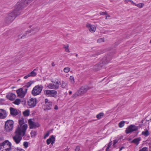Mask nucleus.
I'll use <instances>...</instances> for the list:
<instances>
[{
    "label": "nucleus",
    "mask_w": 151,
    "mask_h": 151,
    "mask_svg": "<svg viewBox=\"0 0 151 151\" xmlns=\"http://www.w3.org/2000/svg\"><path fill=\"white\" fill-rule=\"evenodd\" d=\"M33 0H19L15 6L14 10L9 13L5 18L4 21L5 23H9L13 21L17 16L21 14V10Z\"/></svg>",
    "instance_id": "nucleus-1"
},
{
    "label": "nucleus",
    "mask_w": 151,
    "mask_h": 151,
    "mask_svg": "<svg viewBox=\"0 0 151 151\" xmlns=\"http://www.w3.org/2000/svg\"><path fill=\"white\" fill-rule=\"evenodd\" d=\"M27 128V124H24L22 128H17L15 132V135L13 139L16 144H19L22 139V137L25 134Z\"/></svg>",
    "instance_id": "nucleus-2"
},
{
    "label": "nucleus",
    "mask_w": 151,
    "mask_h": 151,
    "mask_svg": "<svg viewBox=\"0 0 151 151\" xmlns=\"http://www.w3.org/2000/svg\"><path fill=\"white\" fill-rule=\"evenodd\" d=\"M89 89H90V88L88 86H82L78 91L73 95L72 97L73 98H76L78 96H82Z\"/></svg>",
    "instance_id": "nucleus-3"
},
{
    "label": "nucleus",
    "mask_w": 151,
    "mask_h": 151,
    "mask_svg": "<svg viewBox=\"0 0 151 151\" xmlns=\"http://www.w3.org/2000/svg\"><path fill=\"white\" fill-rule=\"evenodd\" d=\"M14 122L12 120H9L5 122V129L6 132H10L13 129Z\"/></svg>",
    "instance_id": "nucleus-4"
},
{
    "label": "nucleus",
    "mask_w": 151,
    "mask_h": 151,
    "mask_svg": "<svg viewBox=\"0 0 151 151\" xmlns=\"http://www.w3.org/2000/svg\"><path fill=\"white\" fill-rule=\"evenodd\" d=\"M43 86L42 85H37L34 87L32 91V93L34 96L39 95L41 93L42 88Z\"/></svg>",
    "instance_id": "nucleus-5"
},
{
    "label": "nucleus",
    "mask_w": 151,
    "mask_h": 151,
    "mask_svg": "<svg viewBox=\"0 0 151 151\" xmlns=\"http://www.w3.org/2000/svg\"><path fill=\"white\" fill-rule=\"evenodd\" d=\"M39 29L38 28H34L33 29H31L30 30L27 31L21 37H20V35L18 36L19 39H22L26 37H28L29 36L35 33L36 32H37Z\"/></svg>",
    "instance_id": "nucleus-6"
},
{
    "label": "nucleus",
    "mask_w": 151,
    "mask_h": 151,
    "mask_svg": "<svg viewBox=\"0 0 151 151\" xmlns=\"http://www.w3.org/2000/svg\"><path fill=\"white\" fill-rule=\"evenodd\" d=\"M11 144L8 141L6 140L0 145L2 148L6 151H10L11 150Z\"/></svg>",
    "instance_id": "nucleus-7"
},
{
    "label": "nucleus",
    "mask_w": 151,
    "mask_h": 151,
    "mask_svg": "<svg viewBox=\"0 0 151 151\" xmlns=\"http://www.w3.org/2000/svg\"><path fill=\"white\" fill-rule=\"evenodd\" d=\"M45 95L48 96L55 98L56 97L57 92L55 90H47L44 91Z\"/></svg>",
    "instance_id": "nucleus-8"
},
{
    "label": "nucleus",
    "mask_w": 151,
    "mask_h": 151,
    "mask_svg": "<svg viewBox=\"0 0 151 151\" xmlns=\"http://www.w3.org/2000/svg\"><path fill=\"white\" fill-rule=\"evenodd\" d=\"M138 127L134 124H131L125 130V132L128 134L132 132L136 131L138 129Z\"/></svg>",
    "instance_id": "nucleus-9"
},
{
    "label": "nucleus",
    "mask_w": 151,
    "mask_h": 151,
    "mask_svg": "<svg viewBox=\"0 0 151 151\" xmlns=\"http://www.w3.org/2000/svg\"><path fill=\"white\" fill-rule=\"evenodd\" d=\"M27 89H26L23 87L17 90L16 92L18 95L21 98H23L25 95L27 93Z\"/></svg>",
    "instance_id": "nucleus-10"
},
{
    "label": "nucleus",
    "mask_w": 151,
    "mask_h": 151,
    "mask_svg": "<svg viewBox=\"0 0 151 151\" xmlns=\"http://www.w3.org/2000/svg\"><path fill=\"white\" fill-rule=\"evenodd\" d=\"M27 103L29 108H33L36 106L37 103V99L36 98H31L29 99Z\"/></svg>",
    "instance_id": "nucleus-11"
},
{
    "label": "nucleus",
    "mask_w": 151,
    "mask_h": 151,
    "mask_svg": "<svg viewBox=\"0 0 151 151\" xmlns=\"http://www.w3.org/2000/svg\"><path fill=\"white\" fill-rule=\"evenodd\" d=\"M29 128L31 129H35L40 126V124L37 122H34L31 119H29L28 121Z\"/></svg>",
    "instance_id": "nucleus-12"
},
{
    "label": "nucleus",
    "mask_w": 151,
    "mask_h": 151,
    "mask_svg": "<svg viewBox=\"0 0 151 151\" xmlns=\"http://www.w3.org/2000/svg\"><path fill=\"white\" fill-rule=\"evenodd\" d=\"M86 27L88 29L90 32H94L96 31V27L93 25H91L90 24L87 23L86 24Z\"/></svg>",
    "instance_id": "nucleus-13"
},
{
    "label": "nucleus",
    "mask_w": 151,
    "mask_h": 151,
    "mask_svg": "<svg viewBox=\"0 0 151 151\" xmlns=\"http://www.w3.org/2000/svg\"><path fill=\"white\" fill-rule=\"evenodd\" d=\"M55 137L53 135H52L47 140L46 143L48 145H49L50 143L51 145H53L55 143Z\"/></svg>",
    "instance_id": "nucleus-14"
},
{
    "label": "nucleus",
    "mask_w": 151,
    "mask_h": 151,
    "mask_svg": "<svg viewBox=\"0 0 151 151\" xmlns=\"http://www.w3.org/2000/svg\"><path fill=\"white\" fill-rule=\"evenodd\" d=\"M7 116L6 111L2 109H0V119H4Z\"/></svg>",
    "instance_id": "nucleus-15"
},
{
    "label": "nucleus",
    "mask_w": 151,
    "mask_h": 151,
    "mask_svg": "<svg viewBox=\"0 0 151 151\" xmlns=\"http://www.w3.org/2000/svg\"><path fill=\"white\" fill-rule=\"evenodd\" d=\"M52 82L53 84V89H58L59 88V84H61L60 81L58 82V81H56V82L54 81H52Z\"/></svg>",
    "instance_id": "nucleus-16"
},
{
    "label": "nucleus",
    "mask_w": 151,
    "mask_h": 151,
    "mask_svg": "<svg viewBox=\"0 0 151 151\" xmlns=\"http://www.w3.org/2000/svg\"><path fill=\"white\" fill-rule=\"evenodd\" d=\"M6 97L8 99L13 101L15 99L16 97V95L14 93H11L7 94Z\"/></svg>",
    "instance_id": "nucleus-17"
},
{
    "label": "nucleus",
    "mask_w": 151,
    "mask_h": 151,
    "mask_svg": "<svg viewBox=\"0 0 151 151\" xmlns=\"http://www.w3.org/2000/svg\"><path fill=\"white\" fill-rule=\"evenodd\" d=\"M11 114L13 116L17 115L18 113L17 110L13 108H11L10 109Z\"/></svg>",
    "instance_id": "nucleus-18"
},
{
    "label": "nucleus",
    "mask_w": 151,
    "mask_h": 151,
    "mask_svg": "<svg viewBox=\"0 0 151 151\" xmlns=\"http://www.w3.org/2000/svg\"><path fill=\"white\" fill-rule=\"evenodd\" d=\"M141 139L140 137H137L134 139L131 142L132 143H134L136 144L137 145H138Z\"/></svg>",
    "instance_id": "nucleus-19"
},
{
    "label": "nucleus",
    "mask_w": 151,
    "mask_h": 151,
    "mask_svg": "<svg viewBox=\"0 0 151 151\" xmlns=\"http://www.w3.org/2000/svg\"><path fill=\"white\" fill-rule=\"evenodd\" d=\"M38 70V68H36L34 69L33 71L31 72L29 74L30 76V77H34L36 76L37 75L36 73L35 72V71L36 70Z\"/></svg>",
    "instance_id": "nucleus-20"
},
{
    "label": "nucleus",
    "mask_w": 151,
    "mask_h": 151,
    "mask_svg": "<svg viewBox=\"0 0 151 151\" xmlns=\"http://www.w3.org/2000/svg\"><path fill=\"white\" fill-rule=\"evenodd\" d=\"M150 134L147 129H145L144 131L142 132V134L145 137H147L150 135Z\"/></svg>",
    "instance_id": "nucleus-21"
},
{
    "label": "nucleus",
    "mask_w": 151,
    "mask_h": 151,
    "mask_svg": "<svg viewBox=\"0 0 151 151\" xmlns=\"http://www.w3.org/2000/svg\"><path fill=\"white\" fill-rule=\"evenodd\" d=\"M32 83V81L29 82L26 84V85L23 87V88H25L26 89L28 90V88H29Z\"/></svg>",
    "instance_id": "nucleus-22"
},
{
    "label": "nucleus",
    "mask_w": 151,
    "mask_h": 151,
    "mask_svg": "<svg viewBox=\"0 0 151 151\" xmlns=\"http://www.w3.org/2000/svg\"><path fill=\"white\" fill-rule=\"evenodd\" d=\"M52 102L48 103V104L46 105L47 109L48 110H50L52 107Z\"/></svg>",
    "instance_id": "nucleus-23"
},
{
    "label": "nucleus",
    "mask_w": 151,
    "mask_h": 151,
    "mask_svg": "<svg viewBox=\"0 0 151 151\" xmlns=\"http://www.w3.org/2000/svg\"><path fill=\"white\" fill-rule=\"evenodd\" d=\"M61 84V87L63 88H65L68 85L67 83L63 81H62Z\"/></svg>",
    "instance_id": "nucleus-24"
},
{
    "label": "nucleus",
    "mask_w": 151,
    "mask_h": 151,
    "mask_svg": "<svg viewBox=\"0 0 151 151\" xmlns=\"http://www.w3.org/2000/svg\"><path fill=\"white\" fill-rule=\"evenodd\" d=\"M23 114L24 116H28L29 115V110L28 109L26 110L23 112Z\"/></svg>",
    "instance_id": "nucleus-25"
},
{
    "label": "nucleus",
    "mask_w": 151,
    "mask_h": 151,
    "mask_svg": "<svg viewBox=\"0 0 151 151\" xmlns=\"http://www.w3.org/2000/svg\"><path fill=\"white\" fill-rule=\"evenodd\" d=\"M24 119H22L19 120V123L20 125V127H19L18 128H22L23 126L22 125L24 124Z\"/></svg>",
    "instance_id": "nucleus-26"
},
{
    "label": "nucleus",
    "mask_w": 151,
    "mask_h": 151,
    "mask_svg": "<svg viewBox=\"0 0 151 151\" xmlns=\"http://www.w3.org/2000/svg\"><path fill=\"white\" fill-rule=\"evenodd\" d=\"M125 122L124 121H122L120 122L118 124V126L120 128H122L124 125Z\"/></svg>",
    "instance_id": "nucleus-27"
},
{
    "label": "nucleus",
    "mask_w": 151,
    "mask_h": 151,
    "mask_svg": "<svg viewBox=\"0 0 151 151\" xmlns=\"http://www.w3.org/2000/svg\"><path fill=\"white\" fill-rule=\"evenodd\" d=\"M104 116V114L103 113H100L99 114H97L96 116V118L98 119H101L102 117H103Z\"/></svg>",
    "instance_id": "nucleus-28"
},
{
    "label": "nucleus",
    "mask_w": 151,
    "mask_h": 151,
    "mask_svg": "<svg viewBox=\"0 0 151 151\" xmlns=\"http://www.w3.org/2000/svg\"><path fill=\"white\" fill-rule=\"evenodd\" d=\"M20 99H16L15 101L13 103L16 105H18L20 104Z\"/></svg>",
    "instance_id": "nucleus-29"
},
{
    "label": "nucleus",
    "mask_w": 151,
    "mask_h": 151,
    "mask_svg": "<svg viewBox=\"0 0 151 151\" xmlns=\"http://www.w3.org/2000/svg\"><path fill=\"white\" fill-rule=\"evenodd\" d=\"M69 47V45H68L66 46H65V45H64V47L65 49V51L66 52H70V50L68 48Z\"/></svg>",
    "instance_id": "nucleus-30"
},
{
    "label": "nucleus",
    "mask_w": 151,
    "mask_h": 151,
    "mask_svg": "<svg viewBox=\"0 0 151 151\" xmlns=\"http://www.w3.org/2000/svg\"><path fill=\"white\" fill-rule=\"evenodd\" d=\"M144 5L143 3H139L138 4H136V6H137L139 8H142Z\"/></svg>",
    "instance_id": "nucleus-31"
},
{
    "label": "nucleus",
    "mask_w": 151,
    "mask_h": 151,
    "mask_svg": "<svg viewBox=\"0 0 151 151\" xmlns=\"http://www.w3.org/2000/svg\"><path fill=\"white\" fill-rule=\"evenodd\" d=\"M47 87L49 89H53L52 83H50L47 85Z\"/></svg>",
    "instance_id": "nucleus-32"
},
{
    "label": "nucleus",
    "mask_w": 151,
    "mask_h": 151,
    "mask_svg": "<svg viewBox=\"0 0 151 151\" xmlns=\"http://www.w3.org/2000/svg\"><path fill=\"white\" fill-rule=\"evenodd\" d=\"M31 137H34L36 135V133L35 131H32L30 133Z\"/></svg>",
    "instance_id": "nucleus-33"
},
{
    "label": "nucleus",
    "mask_w": 151,
    "mask_h": 151,
    "mask_svg": "<svg viewBox=\"0 0 151 151\" xmlns=\"http://www.w3.org/2000/svg\"><path fill=\"white\" fill-rule=\"evenodd\" d=\"M99 66H97V65H95L94 67V68L96 71L98 70H99L100 68L102 67L101 65H100Z\"/></svg>",
    "instance_id": "nucleus-34"
},
{
    "label": "nucleus",
    "mask_w": 151,
    "mask_h": 151,
    "mask_svg": "<svg viewBox=\"0 0 151 151\" xmlns=\"http://www.w3.org/2000/svg\"><path fill=\"white\" fill-rule=\"evenodd\" d=\"M23 146L25 148H27L28 146V142L26 141H25L23 143Z\"/></svg>",
    "instance_id": "nucleus-35"
},
{
    "label": "nucleus",
    "mask_w": 151,
    "mask_h": 151,
    "mask_svg": "<svg viewBox=\"0 0 151 151\" xmlns=\"http://www.w3.org/2000/svg\"><path fill=\"white\" fill-rule=\"evenodd\" d=\"M63 70L65 73H68L69 71L70 68L68 67H66Z\"/></svg>",
    "instance_id": "nucleus-36"
},
{
    "label": "nucleus",
    "mask_w": 151,
    "mask_h": 151,
    "mask_svg": "<svg viewBox=\"0 0 151 151\" xmlns=\"http://www.w3.org/2000/svg\"><path fill=\"white\" fill-rule=\"evenodd\" d=\"M139 151H148V148L147 147H144L139 150Z\"/></svg>",
    "instance_id": "nucleus-37"
},
{
    "label": "nucleus",
    "mask_w": 151,
    "mask_h": 151,
    "mask_svg": "<svg viewBox=\"0 0 151 151\" xmlns=\"http://www.w3.org/2000/svg\"><path fill=\"white\" fill-rule=\"evenodd\" d=\"M104 41V38H102L98 39L97 40V42L99 43H101Z\"/></svg>",
    "instance_id": "nucleus-38"
},
{
    "label": "nucleus",
    "mask_w": 151,
    "mask_h": 151,
    "mask_svg": "<svg viewBox=\"0 0 151 151\" xmlns=\"http://www.w3.org/2000/svg\"><path fill=\"white\" fill-rule=\"evenodd\" d=\"M14 151H25L23 149L19 148L17 147V148H16Z\"/></svg>",
    "instance_id": "nucleus-39"
},
{
    "label": "nucleus",
    "mask_w": 151,
    "mask_h": 151,
    "mask_svg": "<svg viewBox=\"0 0 151 151\" xmlns=\"http://www.w3.org/2000/svg\"><path fill=\"white\" fill-rule=\"evenodd\" d=\"M112 143L111 142H110L108 145V146L106 148V151H107L109 149V148L110 147H111V145Z\"/></svg>",
    "instance_id": "nucleus-40"
},
{
    "label": "nucleus",
    "mask_w": 151,
    "mask_h": 151,
    "mask_svg": "<svg viewBox=\"0 0 151 151\" xmlns=\"http://www.w3.org/2000/svg\"><path fill=\"white\" fill-rule=\"evenodd\" d=\"M70 79L71 81V83L72 84L74 83V81L73 77L72 76H70Z\"/></svg>",
    "instance_id": "nucleus-41"
},
{
    "label": "nucleus",
    "mask_w": 151,
    "mask_h": 151,
    "mask_svg": "<svg viewBox=\"0 0 151 151\" xmlns=\"http://www.w3.org/2000/svg\"><path fill=\"white\" fill-rule=\"evenodd\" d=\"M49 132H47V133L45 134L44 137V139H46L47 137L49 135Z\"/></svg>",
    "instance_id": "nucleus-42"
},
{
    "label": "nucleus",
    "mask_w": 151,
    "mask_h": 151,
    "mask_svg": "<svg viewBox=\"0 0 151 151\" xmlns=\"http://www.w3.org/2000/svg\"><path fill=\"white\" fill-rule=\"evenodd\" d=\"M45 103L46 104V105L48 103H49V102H51V101L49 102L48 99H45Z\"/></svg>",
    "instance_id": "nucleus-43"
},
{
    "label": "nucleus",
    "mask_w": 151,
    "mask_h": 151,
    "mask_svg": "<svg viewBox=\"0 0 151 151\" xmlns=\"http://www.w3.org/2000/svg\"><path fill=\"white\" fill-rule=\"evenodd\" d=\"M106 12H100V14L101 15H104L106 14Z\"/></svg>",
    "instance_id": "nucleus-44"
},
{
    "label": "nucleus",
    "mask_w": 151,
    "mask_h": 151,
    "mask_svg": "<svg viewBox=\"0 0 151 151\" xmlns=\"http://www.w3.org/2000/svg\"><path fill=\"white\" fill-rule=\"evenodd\" d=\"M80 149V148L78 146L76 147L75 149V151H79Z\"/></svg>",
    "instance_id": "nucleus-45"
},
{
    "label": "nucleus",
    "mask_w": 151,
    "mask_h": 151,
    "mask_svg": "<svg viewBox=\"0 0 151 151\" xmlns=\"http://www.w3.org/2000/svg\"><path fill=\"white\" fill-rule=\"evenodd\" d=\"M30 77V76L29 74V73L27 75L24 76V78L25 79H26L28 77Z\"/></svg>",
    "instance_id": "nucleus-46"
},
{
    "label": "nucleus",
    "mask_w": 151,
    "mask_h": 151,
    "mask_svg": "<svg viewBox=\"0 0 151 151\" xmlns=\"http://www.w3.org/2000/svg\"><path fill=\"white\" fill-rule=\"evenodd\" d=\"M118 142V140H114V144L113 146H114V145L115 144H116Z\"/></svg>",
    "instance_id": "nucleus-47"
},
{
    "label": "nucleus",
    "mask_w": 151,
    "mask_h": 151,
    "mask_svg": "<svg viewBox=\"0 0 151 151\" xmlns=\"http://www.w3.org/2000/svg\"><path fill=\"white\" fill-rule=\"evenodd\" d=\"M105 15H106V19H107V17H110V16L108 14L107 12L106 13V14H105Z\"/></svg>",
    "instance_id": "nucleus-48"
},
{
    "label": "nucleus",
    "mask_w": 151,
    "mask_h": 151,
    "mask_svg": "<svg viewBox=\"0 0 151 151\" xmlns=\"http://www.w3.org/2000/svg\"><path fill=\"white\" fill-rule=\"evenodd\" d=\"M4 148H2L1 146H0V151H6L4 149Z\"/></svg>",
    "instance_id": "nucleus-49"
},
{
    "label": "nucleus",
    "mask_w": 151,
    "mask_h": 151,
    "mask_svg": "<svg viewBox=\"0 0 151 151\" xmlns=\"http://www.w3.org/2000/svg\"><path fill=\"white\" fill-rule=\"evenodd\" d=\"M129 1H130L132 4L134 5L135 6V5H136V4L134 3L132 1L130 0Z\"/></svg>",
    "instance_id": "nucleus-50"
},
{
    "label": "nucleus",
    "mask_w": 151,
    "mask_h": 151,
    "mask_svg": "<svg viewBox=\"0 0 151 151\" xmlns=\"http://www.w3.org/2000/svg\"><path fill=\"white\" fill-rule=\"evenodd\" d=\"M125 148V147L124 146H122L120 148L119 151H121L123 149Z\"/></svg>",
    "instance_id": "nucleus-51"
},
{
    "label": "nucleus",
    "mask_w": 151,
    "mask_h": 151,
    "mask_svg": "<svg viewBox=\"0 0 151 151\" xmlns=\"http://www.w3.org/2000/svg\"><path fill=\"white\" fill-rule=\"evenodd\" d=\"M58 106L56 105L55 106V107H54V109L55 110H58Z\"/></svg>",
    "instance_id": "nucleus-52"
},
{
    "label": "nucleus",
    "mask_w": 151,
    "mask_h": 151,
    "mask_svg": "<svg viewBox=\"0 0 151 151\" xmlns=\"http://www.w3.org/2000/svg\"><path fill=\"white\" fill-rule=\"evenodd\" d=\"M130 0H125V1H124V2L126 3H127Z\"/></svg>",
    "instance_id": "nucleus-53"
},
{
    "label": "nucleus",
    "mask_w": 151,
    "mask_h": 151,
    "mask_svg": "<svg viewBox=\"0 0 151 151\" xmlns=\"http://www.w3.org/2000/svg\"><path fill=\"white\" fill-rule=\"evenodd\" d=\"M52 66L54 67L55 66V64L54 62H52Z\"/></svg>",
    "instance_id": "nucleus-54"
},
{
    "label": "nucleus",
    "mask_w": 151,
    "mask_h": 151,
    "mask_svg": "<svg viewBox=\"0 0 151 151\" xmlns=\"http://www.w3.org/2000/svg\"><path fill=\"white\" fill-rule=\"evenodd\" d=\"M72 93V92L71 91H70L69 92V94L70 95H71Z\"/></svg>",
    "instance_id": "nucleus-55"
},
{
    "label": "nucleus",
    "mask_w": 151,
    "mask_h": 151,
    "mask_svg": "<svg viewBox=\"0 0 151 151\" xmlns=\"http://www.w3.org/2000/svg\"><path fill=\"white\" fill-rule=\"evenodd\" d=\"M102 53H103V52H99V53H98L97 54H98V55H100V54H101Z\"/></svg>",
    "instance_id": "nucleus-56"
},
{
    "label": "nucleus",
    "mask_w": 151,
    "mask_h": 151,
    "mask_svg": "<svg viewBox=\"0 0 151 151\" xmlns=\"http://www.w3.org/2000/svg\"><path fill=\"white\" fill-rule=\"evenodd\" d=\"M78 54H76V57H77V56H78Z\"/></svg>",
    "instance_id": "nucleus-57"
},
{
    "label": "nucleus",
    "mask_w": 151,
    "mask_h": 151,
    "mask_svg": "<svg viewBox=\"0 0 151 151\" xmlns=\"http://www.w3.org/2000/svg\"><path fill=\"white\" fill-rule=\"evenodd\" d=\"M150 43H151V40H150Z\"/></svg>",
    "instance_id": "nucleus-58"
}]
</instances>
